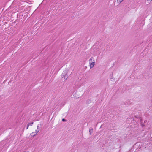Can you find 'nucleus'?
I'll return each instance as SVG.
<instances>
[{"label":"nucleus","instance_id":"f257e3e1","mask_svg":"<svg viewBox=\"0 0 152 152\" xmlns=\"http://www.w3.org/2000/svg\"><path fill=\"white\" fill-rule=\"evenodd\" d=\"M89 66L90 69L93 68L95 64V59L93 57H91L90 58L89 60Z\"/></svg>","mask_w":152,"mask_h":152},{"label":"nucleus","instance_id":"f03ea898","mask_svg":"<svg viewBox=\"0 0 152 152\" xmlns=\"http://www.w3.org/2000/svg\"><path fill=\"white\" fill-rule=\"evenodd\" d=\"M39 131V130L38 129H37L35 130V132H34V135H36L38 133Z\"/></svg>","mask_w":152,"mask_h":152},{"label":"nucleus","instance_id":"7ed1b4c3","mask_svg":"<svg viewBox=\"0 0 152 152\" xmlns=\"http://www.w3.org/2000/svg\"><path fill=\"white\" fill-rule=\"evenodd\" d=\"M123 0H117V2L118 3H120Z\"/></svg>","mask_w":152,"mask_h":152},{"label":"nucleus","instance_id":"20e7f679","mask_svg":"<svg viewBox=\"0 0 152 152\" xmlns=\"http://www.w3.org/2000/svg\"><path fill=\"white\" fill-rule=\"evenodd\" d=\"M33 124V122H30L28 124V126H32Z\"/></svg>","mask_w":152,"mask_h":152},{"label":"nucleus","instance_id":"39448f33","mask_svg":"<svg viewBox=\"0 0 152 152\" xmlns=\"http://www.w3.org/2000/svg\"><path fill=\"white\" fill-rule=\"evenodd\" d=\"M34 132H33L31 134V135L32 136H34L35 135H34Z\"/></svg>","mask_w":152,"mask_h":152},{"label":"nucleus","instance_id":"423d86ee","mask_svg":"<svg viewBox=\"0 0 152 152\" xmlns=\"http://www.w3.org/2000/svg\"><path fill=\"white\" fill-rule=\"evenodd\" d=\"M62 121H65V120L63 118L62 119Z\"/></svg>","mask_w":152,"mask_h":152},{"label":"nucleus","instance_id":"0eeeda50","mask_svg":"<svg viewBox=\"0 0 152 152\" xmlns=\"http://www.w3.org/2000/svg\"><path fill=\"white\" fill-rule=\"evenodd\" d=\"M29 126H28V125H27V129L28 128V127Z\"/></svg>","mask_w":152,"mask_h":152},{"label":"nucleus","instance_id":"6e6552de","mask_svg":"<svg viewBox=\"0 0 152 152\" xmlns=\"http://www.w3.org/2000/svg\"><path fill=\"white\" fill-rule=\"evenodd\" d=\"M148 1H151L152 0H148Z\"/></svg>","mask_w":152,"mask_h":152},{"label":"nucleus","instance_id":"1a4fd4ad","mask_svg":"<svg viewBox=\"0 0 152 152\" xmlns=\"http://www.w3.org/2000/svg\"><path fill=\"white\" fill-rule=\"evenodd\" d=\"M67 77H66V78H64V79H65V80L66 79H67Z\"/></svg>","mask_w":152,"mask_h":152}]
</instances>
